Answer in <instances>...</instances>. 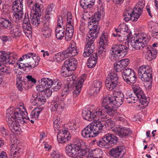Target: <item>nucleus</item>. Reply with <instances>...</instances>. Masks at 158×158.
<instances>
[{
    "mask_svg": "<svg viewBox=\"0 0 158 158\" xmlns=\"http://www.w3.org/2000/svg\"><path fill=\"white\" fill-rule=\"evenodd\" d=\"M132 94H131L129 95V103H135L137 99L138 100V102L141 103L140 100V98H139L137 96L135 97L134 96H132Z\"/></svg>",
    "mask_w": 158,
    "mask_h": 158,
    "instance_id": "13d9d810",
    "label": "nucleus"
},
{
    "mask_svg": "<svg viewBox=\"0 0 158 158\" xmlns=\"http://www.w3.org/2000/svg\"><path fill=\"white\" fill-rule=\"evenodd\" d=\"M118 139L114 135L110 133L106 134L101 139L93 141V143L101 148H108L110 146L115 144Z\"/></svg>",
    "mask_w": 158,
    "mask_h": 158,
    "instance_id": "423d86ee",
    "label": "nucleus"
},
{
    "mask_svg": "<svg viewBox=\"0 0 158 158\" xmlns=\"http://www.w3.org/2000/svg\"><path fill=\"white\" fill-rule=\"evenodd\" d=\"M115 96H108L104 97L102 102V106L104 108L105 111L109 115L114 114L115 110L122 104L124 95L121 92H117Z\"/></svg>",
    "mask_w": 158,
    "mask_h": 158,
    "instance_id": "f03ea898",
    "label": "nucleus"
},
{
    "mask_svg": "<svg viewBox=\"0 0 158 158\" xmlns=\"http://www.w3.org/2000/svg\"><path fill=\"white\" fill-rule=\"evenodd\" d=\"M77 62L75 58L68 59L64 61V64L71 71L75 70L77 67Z\"/></svg>",
    "mask_w": 158,
    "mask_h": 158,
    "instance_id": "6ab92c4d",
    "label": "nucleus"
},
{
    "mask_svg": "<svg viewBox=\"0 0 158 158\" xmlns=\"http://www.w3.org/2000/svg\"><path fill=\"white\" fill-rule=\"evenodd\" d=\"M103 110L102 107H99L92 111L89 110L83 111L82 116L84 119L89 121H92L94 119H102L106 116Z\"/></svg>",
    "mask_w": 158,
    "mask_h": 158,
    "instance_id": "6e6552de",
    "label": "nucleus"
},
{
    "mask_svg": "<svg viewBox=\"0 0 158 158\" xmlns=\"http://www.w3.org/2000/svg\"><path fill=\"white\" fill-rule=\"evenodd\" d=\"M107 33H103L100 38L98 53L100 57H103L105 56L106 50L104 48V45L107 43Z\"/></svg>",
    "mask_w": 158,
    "mask_h": 158,
    "instance_id": "4468645a",
    "label": "nucleus"
},
{
    "mask_svg": "<svg viewBox=\"0 0 158 158\" xmlns=\"http://www.w3.org/2000/svg\"><path fill=\"white\" fill-rule=\"evenodd\" d=\"M54 127L57 128H59V124H60V118L58 117H55L53 120Z\"/></svg>",
    "mask_w": 158,
    "mask_h": 158,
    "instance_id": "e2e57ef3",
    "label": "nucleus"
},
{
    "mask_svg": "<svg viewBox=\"0 0 158 158\" xmlns=\"http://www.w3.org/2000/svg\"><path fill=\"white\" fill-rule=\"evenodd\" d=\"M94 132L89 124L82 130L81 134L83 137L87 138L95 136Z\"/></svg>",
    "mask_w": 158,
    "mask_h": 158,
    "instance_id": "5701e85b",
    "label": "nucleus"
},
{
    "mask_svg": "<svg viewBox=\"0 0 158 158\" xmlns=\"http://www.w3.org/2000/svg\"><path fill=\"white\" fill-rule=\"evenodd\" d=\"M104 124L102 123V121H96L95 122L89 124L93 132H94L95 136L101 132V131L104 127Z\"/></svg>",
    "mask_w": 158,
    "mask_h": 158,
    "instance_id": "dca6fc26",
    "label": "nucleus"
},
{
    "mask_svg": "<svg viewBox=\"0 0 158 158\" xmlns=\"http://www.w3.org/2000/svg\"><path fill=\"white\" fill-rule=\"evenodd\" d=\"M69 57H72V56H70V53L67 50L62 52L57 53L55 55V58L57 61L59 60V59L61 60H64Z\"/></svg>",
    "mask_w": 158,
    "mask_h": 158,
    "instance_id": "f704fd0d",
    "label": "nucleus"
},
{
    "mask_svg": "<svg viewBox=\"0 0 158 158\" xmlns=\"http://www.w3.org/2000/svg\"><path fill=\"white\" fill-rule=\"evenodd\" d=\"M73 142L74 143V144L75 145V148L78 150L81 149L83 143L82 140L79 138H76L74 139Z\"/></svg>",
    "mask_w": 158,
    "mask_h": 158,
    "instance_id": "09e8293b",
    "label": "nucleus"
},
{
    "mask_svg": "<svg viewBox=\"0 0 158 158\" xmlns=\"http://www.w3.org/2000/svg\"><path fill=\"white\" fill-rule=\"evenodd\" d=\"M39 58L35 53H28L23 55L18 61L19 68L28 72L37 66L39 62Z\"/></svg>",
    "mask_w": 158,
    "mask_h": 158,
    "instance_id": "7ed1b4c3",
    "label": "nucleus"
},
{
    "mask_svg": "<svg viewBox=\"0 0 158 158\" xmlns=\"http://www.w3.org/2000/svg\"><path fill=\"white\" fill-rule=\"evenodd\" d=\"M52 91L50 90L49 88H47L44 91L42 94H43L47 98L50 96L52 95Z\"/></svg>",
    "mask_w": 158,
    "mask_h": 158,
    "instance_id": "69168bd1",
    "label": "nucleus"
},
{
    "mask_svg": "<svg viewBox=\"0 0 158 158\" xmlns=\"http://www.w3.org/2000/svg\"><path fill=\"white\" fill-rule=\"evenodd\" d=\"M121 64L123 65V68L127 67L128 64V59H125L119 61Z\"/></svg>",
    "mask_w": 158,
    "mask_h": 158,
    "instance_id": "774afa93",
    "label": "nucleus"
},
{
    "mask_svg": "<svg viewBox=\"0 0 158 158\" xmlns=\"http://www.w3.org/2000/svg\"><path fill=\"white\" fill-rule=\"evenodd\" d=\"M72 88L71 85L68 84L65 85L62 92V96H66L68 95L70 90L72 89Z\"/></svg>",
    "mask_w": 158,
    "mask_h": 158,
    "instance_id": "6e6d98bb",
    "label": "nucleus"
},
{
    "mask_svg": "<svg viewBox=\"0 0 158 158\" xmlns=\"http://www.w3.org/2000/svg\"><path fill=\"white\" fill-rule=\"evenodd\" d=\"M64 26H63V27H56L55 29V35L57 39L61 40L64 37Z\"/></svg>",
    "mask_w": 158,
    "mask_h": 158,
    "instance_id": "e433bc0d",
    "label": "nucleus"
},
{
    "mask_svg": "<svg viewBox=\"0 0 158 158\" xmlns=\"http://www.w3.org/2000/svg\"><path fill=\"white\" fill-rule=\"evenodd\" d=\"M41 81L43 82V85H44L45 87L47 89L52 86L53 80L48 78H44L41 79Z\"/></svg>",
    "mask_w": 158,
    "mask_h": 158,
    "instance_id": "49530a36",
    "label": "nucleus"
},
{
    "mask_svg": "<svg viewBox=\"0 0 158 158\" xmlns=\"http://www.w3.org/2000/svg\"><path fill=\"white\" fill-rule=\"evenodd\" d=\"M40 110L39 109L35 108L33 110L31 114V118L34 120H36L39 115Z\"/></svg>",
    "mask_w": 158,
    "mask_h": 158,
    "instance_id": "3c124183",
    "label": "nucleus"
},
{
    "mask_svg": "<svg viewBox=\"0 0 158 158\" xmlns=\"http://www.w3.org/2000/svg\"><path fill=\"white\" fill-rule=\"evenodd\" d=\"M114 70L117 72H120L123 69L119 61L117 62L115 65H114Z\"/></svg>",
    "mask_w": 158,
    "mask_h": 158,
    "instance_id": "052dcab7",
    "label": "nucleus"
},
{
    "mask_svg": "<svg viewBox=\"0 0 158 158\" xmlns=\"http://www.w3.org/2000/svg\"><path fill=\"white\" fill-rule=\"evenodd\" d=\"M113 130L117 135L121 137H126L128 134V128L125 127L115 128Z\"/></svg>",
    "mask_w": 158,
    "mask_h": 158,
    "instance_id": "b1692460",
    "label": "nucleus"
},
{
    "mask_svg": "<svg viewBox=\"0 0 158 158\" xmlns=\"http://www.w3.org/2000/svg\"><path fill=\"white\" fill-rule=\"evenodd\" d=\"M33 98L32 100V103L34 105L38 106H41V102H40V100L38 97V94L36 95L35 93H34L32 95Z\"/></svg>",
    "mask_w": 158,
    "mask_h": 158,
    "instance_id": "864d4df0",
    "label": "nucleus"
},
{
    "mask_svg": "<svg viewBox=\"0 0 158 158\" xmlns=\"http://www.w3.org/2000/svg\"><path fill=\"white\" fill-rule=\"evenodd\" d=\"M23 0H15L13 2L12 9L19 8V7L23 8Z\"/></svg>",
    "mask_w": 158,
    "mask_h": 158,
    "instance_id": "603ef678",
    "label": "nucleus"
},
{
    "mask_svg": "<svg viewBox=\"0 0 158 158\" xmlns=\"http://www.w3.org/2000/svg\"><path fill=\"white\" fill-rule=\"evenodd\" d=\"M137 10H135L134 8L133 9L132 12L130 15V18L129 21L131 20L132 21L136 22L138 20L141 15L142 12Z\"/></svg>",
    "mask_w": 158,
    "mask_h": 158,
    "instance_id": "2f4dec72",
    "label": "nucleus"
},
{
    "mask_svg": "<svg viewBox=\"0 0 158 158\" xmlns=\"http://www.w3.org/2000/svg\"><path fill=\"white\" fill-rule=\"evenodd\" d=\"M32 8L31 10L30 15H34V14L37 15H38V14H40V13L41 12V6L38 3H35Z\"/></svg>",
    "mask_w": 158,
    "mask_h": 158,
    "instance_id": "c03bdc74",
    "label": "nucleus"
},
{
    "mask_svg": "<svg viewBox=\"0 0 158 158\" xmlns=\"http://www.w3.org/2000/svg\"><path fill=\"white\" fill-rule=\"evenodd\" d=\"M101 12L99 11L95 12L94 15L92 17V19L88 23V26L89 27H91V26H92V28H93L94 26L97 25L100 28V26L96 24V22H98L101 18Z\"/></svg>",
    "mask_w": 158,
    "mask_h": 158,
    "instance_id": "a878e982",
    "label": "nucleus"
},
{
    "mask_svg": "<svg viewBox=\"0 0 158 158\" xmlns=\"http://www.w3.org/2000/svg\"><path fill=\"white\" fill-rule=\"evenodd\" d=\"M7 124L9 129L12 133L17 135L20 134L21 131L20 126L16 121H12L7 123Z\"/></svg>",
    "mask_w": 158,
    "mask_h": 158,
    "instance_id": "412c9836",
    "label": "nucleus"
},
{
    "mask_svg": "<svg viewBox=\"0 0 158 158\" xmlns=\"http://www.w3.org/2000/svg\"><path fill=\"white\" fill-rule=\"evenodd\" d=\"M67 18L66 31L65 38L68 41L72 38L74 32L73 21L72 15L69 12L67 13Z\"/></svg>",
    "mask_w": 158,
    "mask_h": 158,
    "instance_id": "f8f14e48",
    "label": "nucleus"
},
{
    "mask_svg": "<svg viewBox=\"0 0 158 158\" xmlns=\"http://www.w3.org/2000/svg\"><path fill=\"white\" fill-rule=\"evenodd\" d=\"M61 86L62 83L60 80L57 79L53 80L52 85V89L53 91H58L61 88Z\"/></svg>",
    "mask_w": 158,
    "mask_h": 158,
    "instance_id": "37998d69",
    "label": "nucleus"
},
{
    "mask_svg": "<svg viewBox=\"0 0 158 158\" xmlns=\"http://www.w3.org/2000/svg\"><path fill=\"white\" fill-rule=\"evenodd\" d=\"M7 56L8 57H7L6 62H7L9 64H15L18 57L16 53L7 52Z\"/></svg>",
    "mask_w": 158,
    "mask_h": 158,
    "instance_id": "473e14b6",
    "label": "nucleus"
},
{
    "mask_svg": "<svg viewBox=\"0 0 158 158\" xmlns=\"http://www.w3.org/2000/svg\"><path fill=\"white\" fill-rule=\"evenodd\" d=\"M43 82L41 81L40 84L36 87V89L37 91L41 92V94H42L44 91L47 89L44 85H43Z\"/></svg>",
    "mask_w": 158,
    "mask_h": 158,
    "instance_id": "680f3d73",
    "label": "nucleus"
},
{
    "mask_svg": "<svg viewBox=\"0 0 158 158\" xmlns=\"http://www.w3.org/2000/svg\"><path fill=\"white\" fill-rule=\"evenodd\" d=\"M30 16L32 24L35 26H38L41 22L40 20L41 14L37 15L34 14V15Z\"/></svg>",
    "mask_w": 158,
    "mask_h": 158,
    "instance_id": "4c0bfd02",
    "label": "nucleus"
},
{
    "mask_svg": "<svg viewBox=\"0 0 158 158\" xmlns=\"http://www.w3.org/2000/svg\"><path fill=\"white\" fill-rule=\"evenodd\" d=\"M122 77L127 83L128 82V68L125 69L122 73Z\"/></svg>",
    "mask_w": 158,
    "mask_h": 158,
    "instance_id": "bf43d9fd",
    "label": "nucleus"
},
{
    "mask_svg": "<svg viewBox=\"0 0 158 158\" xmlns=\"http://www.w3.org/2000/svg\"><path fill=\"white\" fill-rule=\"evenodd\" d=\"M118 28L120 30V33L125 32L127 33L126 40L127 43H128V25L124 23H123L118 26Z\"/></svg>",
    "mask_w": 158,
    "mask_h": 158,
    "instance_id": "ea45409f",
    "label": "nucleus"
},
{
    "mask_svg": "<svg viewBox=\"0 0 158 158\" xmlns=\"http://www.w3.org/2000/svg\"><path fill=\"white\" fill-rule=\"evenodd\" d=\"M11 109H8L6 113V119L7 123L17 120L27 118V113L26 111H23L19 108L12 109L11 110Z\"/></svg>",
    "mask_w": 158,
    "mask_h": 158,
    "instance_id": "0eeeda50",
    "label": "nucleus"
},
{
    "mask_svg": "<svg viewBox=\"0 0 158 158\" xmlns=\"http://www.w3.org/2000/svg\"><path fill=\"white\" fill-rule=\"evenodd\" d=\"M145 2L143 0H139L138 3L135 5L134 8L135 10H138L142 13L143 8L144 6Z\"/></svg>",
    "mask_w": 158,
    "mask_h": 158,
    "instance_id": "de8ad7c7",
    "label": "nucleus"
},
{
    "mask_svg": "<svg viewBox=\"0 0 158 158\" xmlns=\"http://www.w3.org/2000/svg\"><path fill=\"white\" fill-rule=\"evenodd\" d=\"M86 153V150L85 149H83L82 147H81V149L77 150L76 152V157L74 158H80L82 156H85Z\"/></svg>",
    "mask_w": 158,
    "mask_h": 158,
    "instance_id": "5fc2aeb1",
    "label": "nucleus"
},
{
    "mask_svg": "<svg viewBox=\"0 0 158 158\" xmlns=\"http://www.w3.org/2000/svg\"><path fill=\"white\" fill-rule=\"evenodd\" d=\"M129 84H134L136 81L137 77L134 71L131 69L129 68Z\"/></svg>",
    "mask_w": 158,
    "mask_h": 158,
    "instance_id": "a19ab883",
    "label": "nucleus"
},
{
    "mask_svg": "<svg viewBox=\"0 0 158 158\" xmlns=\"http://www.w3.org/2000/svg\"><path fill=\"white\" fill-rule=\"evenodd\" d=\"M118 82V77L114 70H111L105 81L106 85L109 90H111L116 87Z\"/></svg>",
    "mask_w": 158,
    "mask_h": 158,
    "instance_id": "9b49d317",
    "label": "nucleus"
},
{
    "mask_svg": "<svg viewBox=\"0 0 158 158\" xmlns=\"http://www.w3.org/2000/svg\"><path fill=\"white\" fill-rule=\"evenodd\" d=\"M129 88L133 91L135 96H137L140 98V102L142 105L148 103L146 100V97L138 85L129 84Z\"/></svg>",
    "mask_w": 158,
    "mask_h": 158,
    "instance_id": "ddd939ff",
    "label": "nucleus"
},
{
    "mask_svg": "<svg viewBox=\"0 0 158 158\" xmlns=\"http://www.w3.org/2000/svg\"><path fill=\"white\" fill-rule=\"evenodd\" d=\"M102 86V83L100 81L98 80H95L92 85L91 90L92 91L93 93L97 94L99 92Z\"/></svg>",
    "mask_w": 158,
    "mask_h": 158,
    "instance_id": "72a5a7b5",
    "label": "nucleus"
},
{
    "mask_svg": "<svg viewBox=\"0 0 158 158\" xmlns=\"http://www.w3.org/2000/svg\"><path fill=\"white\" fill-rule=\"evenodd\" d=\"M38 97L40 100V101L41 102V104L42 105L44 104L46 102V98L43 94H39L38 95Z\"/></svg>",
    "mask_w": 158,
    "mask_h": 158,
    "instance_id": "338daca9",
    "label": "nucleus"
},
{
    "mask_svg": "<svg viewBox=\"0 0 158 158\" xmlns=\"http://www.w3.org/2000/svg\"><path fill=\"white\" fill-rule=\"evenodd\" d=\"M44 21L43 24V27L41 31L42 37L44 39L49 38L51 36L52 30L49 27V23Z\"/></svg>",
    "mask_w": 158,
    "mask_h": 158,
    "instance_id": "aec40b11",
    "label": "nucleus"
},
{
    "mask_svg": "<svg viewBox=\"0 0 158 158\" xmlns=\"http://www.w3.org/2000/svg\"><path fill=\"white\" fill-rule=\"evenodd\" d=\"M131 32L129 31V43L132 48L135 50H142L145 52V57L148 61L155 59L156 57L157 51L156 48L147 45L149 41L150 36L144 33L131 36Z\"/></svg>",
    "mask_w": 158,
    "mask_h": 158,
    "instance_id": "f257e3e1",
    "label": "nucleus"
},
{
    "mask_svg": "<svg viewBox=\"0 0 158 158\" xmlns=\"http://www.w3.org/2000/svg\"><path fill=\"white\" fill-rule=\"evenodd\" d=\"M86 76L85 75L83 74L80 77L78 81L75 84V90L73 92V95L74 97H76L77 95L79 94L81 90V87L86 79Z\"/></svg>",
    "mask_w": 158,
    "mask_h": 158,
    "instance_id": "a211bd4d",
    "label": "nucleus"
},
{
    "mask_svg": "<svg viewBox=\"0 0 158 158\" xmlns=\"http://www.w3.org/2000/svg\"><path fill=\"white\" fill-rule=\"evenodd\" d=\"M70 133L67 130H64L60 132L57 136V140L59 143H64L69 140L71 138Z\"/></svg>",
    "mask_w": 158,
    "mask_h": 158,
    "instance_id": "f3484780",
    "label": "nucleus"
},
{
    "mask_svg": "<svg viewBox=\"0 0 158 158\" xmlns=\"http://www.w3.org/2000/svg\"><path fill=\"white\" fill-rule=\"evenodd\" d=\"M55 9V6L53 4L48 5L45 12L44 21L50 22V19L52 18V14L54 13Z\"/></svg>",
    "mask_w": 158,
    "mask_h": 158,
    "instance_id": "4be33fe9",
    "label": "nucleus"
},
{
    "mask_svg": "<svg viewBox=\"0 0 158 158\" xmlns=\"http://www.w3.org/2000/svg\"><path fill=\"white\" fill-rule=\"evenodd\" d=\"M22 26L24 33L25 35L28 37L32 33V29L30 23H23Z\"/></svg>",
    "mask_w": 158,
    "mask_h": 158,
    "instance_id": "c9c22d12",
    "label": "nucleus"
},
{
    "mask_svg": "<svg viewBox=\"0 0 158 158\" xmlns=\"http://www.w3.org/2000/svg\"><path fill=\"white\" fill-rule=\"evenodd\" d=\"M23 84H25V82L22 80V77L20 76L17 77L16 78V85L19 90H22Z\"/></svg>",
    "mask_w": 158,
    "mask_h": 158,
    "instance_id": "8fccbe9b",
    "label": "nucleus"
},
{
    "mask_svg": "<svg viewBox=\"0 0 158 158\" xmlns=\"http://www.w3.org/2000/svg\"><path fill=\"white\" fill-rule=\"evenodd\" d=\"M152 69L148 65L142 66L139 67L138 69V77L143 81H152Z\"/></svg>",
    "mask_w": 158,
    "mask_h": 158,
    "instance_id": "9d476101",
    "label": "nucleus"
},
{
    "mask_svg": "<svg viewBox=\"0 0 158 158\" xmlns=\"http://www.w3.org/2000/svg\"><path fill=\"white\" fill-rule=\"evenodd\" d=\"M0 25L2 28L10 30V34L13 38H18L22 35V31L20 29L19 25H17L15 28L14 27L13 17L10 15H8L6 17L2 15L0 16Z\"/></svg>",
    "mask_w": 158,
    "mask_h": 158,
    "instance_id": "20e7f679",
    "label": "nucleus"
},
{
    "mask_svg": "<svg viewBox=\"0 0 158 158\" xmlns=\"http://www.w3.org/2000/svg\"><path fill=\"white\" fill-rule=\"evenodd\" d=\"M61 74L63 77H67L71 76L72 73L63 64L61 69Z\"/></svg>",
    "mask_w": 158,
    "mask_h": 158,
    "instance_id": "a18cd8bd",
    "label": "nucleus"
},
{
    "mask_svg": "<svg viewBox=\"0 0 158 158\" xmlns=\"http://www.w3.org/2000/svg\"><path fill=\"white\" fill-rule=\"evenodd\" d=\"M127 48L125 46L120 44L113 45L110 51V58L113 61L118 59L119 56L123 57L127 54Z\"/></svg>",
    "mask_w": 158,
    "mask_h": 158,
    "instance_id": "1a4fd4ad",
    "label": "nucleus"
},
{
    "mask_svg": "<svg viewBox=\"0 0 158 158\" xmlns=\"http://www.w3.org/2000/svg\"><path fill=\"white\" fill-rule=\"evenodd\" d=\"M23 8L20 7L19 8L12 9L13 15L11 16L14 17L17 21H19L22 18L23 15Z\"/></svg>",
    "mask_w": 158,
    "mask_h": 158,
    "instance_id": "cd10ccee",
    "label": "nucleus"
},
{
    "mask_svg": "<svg viewBox=\"0 0 158 158\" xmlns=\"http://www.w3.org/2000/svg\"><path fill=\"white\" fill-rule=\"evenodd\" d=\"M7 57H8L7 52H6L4 51H0V62L6 61Z\"/></svg>",
    "mask_w": 158,
    "mask_h": 158,
    "instance_id": "4d7b16f0",
    "label": "nucleus"
},
{
    "mask_svg": "<svg viewBox=\"0 0 158 158\" xmlns=\"http://www.w3.org/2000/svg\"><path fill=\"white\" fill-rule=\"evenodd\" d=\"M95 2V0H81L80 5L82 8L86 9L91 8L94 5Z\"/></svg>",
    "mask_w": 158,
    "mask_h": 158,
    "instance_id": "c85d7f7f",
    "label": "nucleus"
},
{
    "mask_svg": "<svg viewBox=\"0 0 158 158\" xmlns=\"http://www.w3.org/2000/svg\"><path fill=\"white\" fill-rule=\"evenodd\" d=\"M105 115L106 116L105 118L101 119V120H102L103 119L102 123L104 124V125H103L104 128H105L108 127L109 128H112L114 126V122L110 119H107L105 118L106 117V116L105 114Z\"/></svg>",
    "mask_w": 158,
    "mask_h": 158,
    "instance_id": "58836bf2",
    "label": "nucleus"
},
{
    "mask_svg": "<svg viewBox=\"0 0 158 158\" xmlns=\"http://www.w3.org/2000/svg\"><path fill=\"white\" fill-rule=\"evenodd\" d=\"M61 15H59L58 16L57 26L56 27H63L64 26L62 25L63 21Z\"/></svg>",
    "mask_w": 158,
    "mask_h": 158,
    "instance_id": "0e129e2a",
    "label": "nucleus"
},
{
    "mask_svg": "<svg viewBox=\"0 0 158 158\" xmlns=\"http://www.w3.org/2000/svg\"><path fill=\"white\" fill-rule=\"evenodd\" d=\"M98 58V53H96L95 55H92L88 60V67L91 68L95 66L97 62Z\"/></svg>",
    "mask_w": 158,
    "mask_h": 158,
    "instance_id": "c756f323",
    "label": "nucleus"
},
{
    "mask_svg": "<svg viewBox=\"0 0 158 158\" xmlns=\"http://www.w3.org/2000/svg\"><path fill=\"white\" fill-rule=\"evenodd\" d=\"M75 145L73 144L67 145L65 148L66 152L69 156H71L73 158L76 157V153L77 150H78L75 148Z\"/></svg>",
    "mask_w": 158,
    "mask_h": 158,
    "instance_id": "393cba45",
    "label": "nucleus"
},
{
    "mask_svg": "<svg viewBox=\"0 0 158 158\" xmlns=\"http://www.w3.org/2000/svg\"><path fill=\"white\" fill-rule=\"evenodd\" d=\"M100 28L97 25L94 26L93 28L90 29L89 34L86 37V44L84 51L83 53L84 57H88L93 53L95 49L94 41L97 37V35L98 34Z\"/></svg>",
    "mask_w": 158,
    "mask_h": 158,
    "instance_id": "39448f33",
    "label": "nucleus"
},
{
    "mask_svg": "<svg viewBox=\"0 0 158 158\" xmlns=\"http://www.w3.org/2000/svg\"><path fill=\"white\" fill-rule=\"evenodd\" d=\"M148 28L152 35L155 33H158V27L155 25V23L151 21L148 23Z\"/></svg>",
    "mask_w": 158,
    "mask_h": 158,
    "instance_id": "79ce46f5",
    "label": "nucleus"
},
{
    "mask_svg": "<svg viewBox=\"0 0 158 158\" xmlns=\"http://www.w3.org/2000/svg\"><path fill=\"white\" fill-rule=\"evenodd\" d=\"M76 43L74 41H72L67 50L70 53V56H73L77 55L78 53Z\"/></svg>",
    "mask_w": 158,
    "mask_h": 158,
    "instance_id": "7c9ffc66",
    "label": "nucleus"
},
{
    "mask_svg": "<svg viewBox=\"0 0 158 158\" xmlns=\"http://www.w3.org/2000/svg\"><path fill=\"white\" fill-rule=\"evenodd\" d=\"M103 153L102 151L94 149L89 152L87 158H103Z\"/></svg>",
    "mask_w": 158,
    "mask_h": 158,
    "instance_id": "bb28decb",
    "label": "nucleus"
},
{
    "mask_svg": "<svg viewBox=\"0 0 158 158\" xmlns=\"http://www.w3.org/2000/svg\"><path fill=\"white\" fill-rule=\"evenodd\" d=\"M125 147L124 146H118L111 149L109 154L114 158L121 157L124 153Z\"/></svg>",
    "mask_w": 158,
    "mask_h": 158,
    "instance_id": "2eb2a0df",
    "label": "nucleus"
}]
</instances>
